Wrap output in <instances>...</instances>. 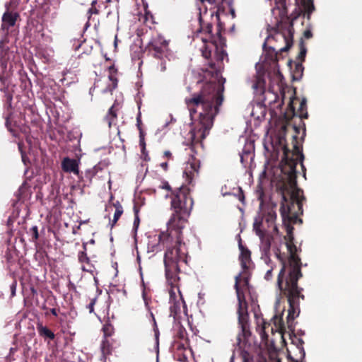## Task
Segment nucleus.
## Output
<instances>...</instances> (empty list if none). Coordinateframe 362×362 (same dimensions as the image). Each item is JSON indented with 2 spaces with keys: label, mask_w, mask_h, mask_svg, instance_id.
<instances>
[{
  "label": "nucleus",
  "mask_w": 362,
  "mask_h": 362,
  "mask_svg": "<svg viewBox=\"0 0 362 362\" xmlns=\"http://www.w3.org/2000/svg\"><path fill=\"white\" fill-rule=\"evenodd\" d=\"M214 49L216 62L211 59L208 62L211 71H205L206 74L211 76L210 80L209 81H197V86L200 90L185 99L191 119H194L195 114H199L198 122L190 131L192 136L189 148L192 154H190L183 173L189 185H192L194 179L199 175L200 160L195 156L203 150V140L209 134L213 125L214 119L218 114L219 107L223 100L224 87L220 83L219 77L223 60L227 54L225 50L218 49V41H216V47H214ZM204 77H206V75Z\"/></svg>",
  "instance_id": "obj_1"
},
{
  "label": "nucleus",
  "mask_w": 362,
  "mask_h": 362,
  "mask_svg": "<svg viewBox=\"0 0 362 362\" xmlns=\"http://www.w3.org/2000/svg\"><path fill=\"white\" fill-rule=\"evenodd\" d=\"M187 194V189H182L174 195L171 205L173 214L167 223V230L158 235L159 244L165 249L163 262L166 282L173 286L180 283V267L187 264L188 250L183 240L182 230L193 206Z\"/></svg>",
  "instance_id": "obj_2"
},
{
  "label": "nucleus",
  "mask_w": 362,
  "mask_h": 362,
  "mask_svg": "<svg viewBox=\"0 0 362 362\" xmlns=\"http://www.w3.org/2000/svg\"><path fill=\"white\" fill-rule=\"evenodd\" d=\"M286 226L287 235L284 236L286 245L288 252V257L285 259L280 252L279 249L276 252V257L281 264V269L277 277V286L281 293L286 297L289 308L288 310L287 323L288 327L292 326L293 321L300 314V300H304L303 294V288L298 286V281L303 277L301 272V259L298 255V248L294 244L293 231V222L288 219L283 220Z\"/></svg>",
  "instance_id": "obj_3"
},
{
  "label": "nucleus",
  "mask_w": 362,
  "mask_h": 362,
  "mask_svg": "<svg viewBox=\"0 0 362 362\" xmlns=\"http://www.w3.org/2000/svg\"><path fill=\"white\" fill-rule=\"evenodd\" d=\"M293 128L295 131V134L292 136L293 150L291 151L286 145H284L283 157L280 163L281 171L285 175L286 181L282 187L280 211L283 220L288 219L289 222L296 223L298 221L302 223L298 216L303 214V202L305 199L303 191L297 187L296 165L298 160H303L304 156L302 146L298 141L300 127L293 124Z\"/></svg>",
  "instance_id": "obj_4"
},
{
  "label": "nucleus",
  "mask_w": 362,
  "mask_h": 362,
  "mask_svg": "<svg viewBox=\"0 0 362 362\" xmlns=\"http://www.w3.org/2000/svg\"><path fill=\"white\" fill-rule=\"evenodd\" d=\"M287 1L288 0H275V7L273 11L279 10L280 21L276 25L275 33L273 36L269 37L267 40L269 43H272V40L282 41L285 45L282 47H269L275 54V60L279 59L280 55L284 52H288L292 47L293 42L294 28L291 21H289L287 14Z\"/></svg>",
  "instance_id": "obj_5"
},
{
  "label": "nucleus",
  "mask_w": 362,
  "mask_h": 362,
  "mask_svg": "<svg viewBox=\"0 0 362 362\" xmlns=\"http://www.w3.org/2000/svg\"><path fill=\"white\" fill-rule=\"evenodd\" d=\"M144 53L152 58L154 69L160 72H164L166 70V64L173 56V52L169 47V41L160 35L151 37L145 47Z\"/></svg>",
  "instance_id": "obj_6"
},
{
  "label": "nucleus",
  "mask_w": 362,
  "mask_h": 362,
  "mask_svg": "<svg viewBox=\"0 0 362 362\" xmlns=\"http://www.w3.org/2000/svg\"><path fill=\"white\" fill-rule=\"evenodd\" d=\"M295 117H298L300 119V123L302 124L303 134H305V124L302 119H307L308 117L306 99L303 98L300 101L296 97L291 98L288 107L284 115L286 124L282 125L281 128V131L284 134H286V129L288 126L290 125L291 120Z\"/></svg>",
  "instance_id": "obj_7"
},
{
  "label": "nucleus",
  "mask_w": 362,
  "mask_h": 362,
  "mask_svg": "<svg viewBox=\"0 0 362 362\" xmlns=\"http://www.w3.org/2000/svg\"><path fill=\"white\" fill-rule=\"evenodd\" d=\"M253 230L261 240V250L262 254L269 259L272 242L274 239L273 235L276 233L271 230H266L264 226L262 218L260 216L256 217L253 223Z\"/></svg>",
  "instance_id": "obj_8"
},
{
  "label": "nucleus",
  "mask_w": 362,
  "mask_h": 362,
  "mask_svg": "<svg viewBox=\"0 0 362 362\" xmlns=\"http://www.w3.org/2000/svg\"><path fill=\"white\" fill-rule=\"evenodd\" d=\"M179 285L180 283L176 286L168 285L170 287L169 290L170 302L172 303L170 307V316L173 317L175 321H177L179 319L181 305H183L185 310L187 309Z\"/></svg>",
  "instance_id": "obj_9"
},
{
  "label": "nucleus",
  "mask_w": 362,
  "mask_h": 362,
  "mask_svg": "<svg viewBox=\"0 0 362 362\" xmlns=\"http://www.w3.org/2000/svg\"><path fill=\"white\" fill-rule=\"evenodd\" d=\"M235 292L238 300V323L240 325H248L249 324V315L247 312V303L240 291L238 286V282H236Z\"/></svg>",
  "instance_id": "obj_10"
},
{
  "label": "nucleus",
  "mask_w": 362,
  "mask_h": 362,
  "mask_svg": "<svg viewBox=\"0 0 362 362\" xmlns=\"http://www.w3.org/2000/svg\"><path fill=\"white\" fill-rule=\"evenodd\" d=\"M199 21L200 29L199 30L198 33H204V34H206L207 36H206L205 37H206L208 40H211V45L213 47H216V41H218L219 45L223 44V41L224 40V39L222 37L219 29L218 30H217L216 35H214L212 33L213 25L211 23L204 24L201 18L199 19Z\"/></svg>",
  "instance_id": "obj_11"
},
{
  "label": "nucleus",
  "mask_w": 362,
  "mask_h": 362,
  "mask_svg": "<svg viewBox=\"0 0 362 362\" xmlns=\"http://www.w3.org/2000/svg\"><path fill=\"white\" fill-rule=\"evenodd\" d=\"M18 18L19 14L17 12H12L8 10L3 14L0 32L5 38L8 35L9 28L15 25Z\"/></svg>",
  "instance_id": "obj_12"
},
{
  "label": "nucleus",
  "mask_w": 362,
  "mask_h": 362,
  "mask_svg": "<svg viewBox=\"0 0 362 362\" xmlns=\"http://www.w3.org/2000/svg\"><path fill=\"white\" fill-rule=\"evenodd\" d=\"M210 4H214L217 7L216 16L224 13L228 9L232 17L235 18V12L233 8V0H206Z\"/></svg>",
  "instance_id": "obj_13"
},
{
  "label": "nucleus",
  "mask_w": 362,
  "mask_h": 362,
  "mask_svg": "<svg viewBox=\"0 0 362 362\" xmlns=\"http://www.w3.org/2000/svg\"><path fill=\"white\" fill-rule=\"evenodd\" d=\"M260 218H262V217ZM276 219V214L274 210L271 209L266 213L264 218H262V221L266 230H271L272 232L276 233L277 234L279 230L277 226L275 224Z\"/></svg>",
  "instance_id": "obj_14"
},
{
  "label": "nucleus",
  "mask_w": 362,
  "mask_h": 362,
  "mask_svg": "<svg viewBox=\"0 0 362 362\" xmlns=\"http://www.w3.org/2000/svg\"><path fill=\"white\" fill-rule=\"evenodd\" d=\"M62 168L66 173H73L80 178V171L78 169V161L74 158L68 157L64 158L62 161Z\"/></svg>",
  "instance_id": "obj_15"
},
{
  "label": "nucleus",
  "mask_w": 362,
  "mask_h": 362,
  "mask_svg": "<svg viewBox=\"0 0 362 362\" xmlns=\"http://www.w3.org/2000/svg\"><path fill=\"white\" fill-rule=\"evenodd\" d=\"M239 249L240 250L239 259L241 267L244 270L247 269L251 262V252L246 247L242 245L241 240L239 242Z\"/></svg>",
  "instance_id": "obj_16"
},
{
  "label": "nucleus",
  "mask_w": 362,
  "mask_h": 362,
  "mask_svg": "<svg viewBox=\"0 0 362 362\" xmlns=\"http://www.w3.org/2000/svg\"><path fill=\"white\" fill-rule=\"evenodd\" d=\"M8 54L9 53L8 49L4 50L1 49L0 50V63L3 69L2 74H0V81L4 86V89L5 88L6 82L7 81V78L4 74V71L7 68V63L9 59ZM3 88H1V90Z\"/></svg>",
  "instance_id": "obj_17"
},
{
  "label": "nucleus",
  "mask_w": 362,
  "mask_h": 362,
  "mask_svg": "<svg viewBox=\"0 0 362 362\" xmlns=\"http://www.w3.org/2000/svg\"><path fill=\"white\" fill-rule=\"evenodd\" d=\"M78 260L82 264L81 269L83 272L93 273L94 265L90 262V259L87 255V252H79L78 253Z\"/></svg>",
  "instance_id": "obj_18"
},
{
  "label": "nucleus",
  "mask_w": 362,
  "mask_h": 362,
  "mask_svg": "<svg viewBox=\"0 0 362 362\" xmlns=\"http://www.w3.org/2000/svg\"><path fill=\"white\" fill-rule=\"evenodd\" d=\"M159 187L161 188V189H166L168 192H170V195H169L168 194L165 195V197H170L171 198V201H173V197H174V195L175 194H177L178 192H180L182 189H187V192H188L187 197H189V199L194 203V201H193V199H192V197L190 195V189L188 187H187V186L182 185L180 187L177 188L176 189L173 191L171 187L169 185V183L167 181H164V182H162V185ZM171 205H172V202H170V206Z\"/></svg>",
  "instance_id": "obj_19"
},
{
  "label": "nucleus",
  "mask_w": 362,
  "mask_h": 362,
  "mask_svg": "<svg viewBox=\"0 0 362 362\" xmlns=\"http://www.w3.org/2000/svg\"><path fill=\"white\" fill-rule=\"evenodd\" d=\"M300 9L303 12L304 16H306L308 19H310V15L315 10V6L313 0H300Z\"/></svg>",
  "instance_id": "obj_20"
},
{
  "label": "nucleus",
  "mask_w": 362,
  "mask_h": 362,
  "mask_svg": "<svg viewBox=\"0 0 362 362\" xmlns=\"http://www.w3.org/2000/svg\"><path fill=\"white\" fill-rule=\"evenodd\" d=\"M113 206L115 208V211L114 214L113 219L110 220V225L111 228H112L116 225L117 222L124 212L123 207L119 201H117L115 203H114Z\"/></svg>",
  "instance_id": "obj_21"
},
{
  "label": "nucleus",
  "mask_w": 362,
  "mask_h": 362,
  "mask_svg": "<svg viewBox=\"0 0 362 362\" xmlns=\"http://www.w3.org/2000/svg\"><path fill=\"white\" fill-rule=\"evenodd\" d=\"M37 329L39 335L45 339L53 340L55 338L54 332L46 326H43L42 323L37 325Z\"/></svg>",
  "instance_id": "obj_22"
},
{
  "label": "nucleus",
  "mask_w": 362,
  "mask_h": 362,
  "mask_svg": "<svg viewBox=\"0 0 362 362\" xmlns=\"http://www.w3.org/2000/svg\"><path fill=\"white\" fill-rule=\"evenodd\" d=\"M202 40L204 42V46L202 48V56L205 59H209L211 57L212 51L214 49V47L211 45V40H208L206 37H202Z\"/></svg>",
  "instance_id": "obj_23"
},
{
  "label": "nucleus",
  "mask_w": 362,
  "mask_h": 362,
  "mask_svg": "<svg viewBox=\"0 0 362 362\" xmlns=\"http://www.w3.org/2000/svg\"><path fill=\"white\" fill-rule=\"evenodd\" d=\"M236 282H238V286L242 292L243 295L245 296V291L248 290L249 288V279L247 277H242L240 274H238L235 278V288Z\"/></svg>",
  "instance_id": "obj_24"
},
{
  "label": "nucleus",
  "mask_w": 362,
  "mask_h": 362,
  "mask_svg": "<svg viewBox=\"0 0 362 362\" xmlns=\"http://www.w3.org/2000/svg\"><path fill=\"white\" fill-rule=\"evenodd\" d=\"M117 110L118 107L117 105H116L115 104L112 105V107L108 110L105 119L108 122V125L110 127H111L112 124L115 123V122L117 120Z\"/></svg>",
  "instance_id": "obj_25"
},
{
  "label": "nucleus",
  "mask_w": 362,
  "mask_h": 362,
  "mask_svg": "<svg viewBox=\"0 0 362 362\" xmlns=\"http://www.w3.org/2000/svg\"><path fill=\"white\" fill-rule=\"evenodd\" d=\"M97 175L98 173L92 168L86 170L84 178L80 176L79 179L82 182H87V186H89L92 183L93 178Z\"/></svg>",
  "instance_id": "obj_26"
},
{
  "label": "nucleus",
  "mask_w": 362,
  "mask_h": 362,
  "mask_svg": "<svg viewBox=\"0 0 362 362\" xmlns=\"http://www.w3.org/2000/svg\"><path fill=\"white\" fill-rule=\"evenodd\" d=\"M99 14V10L95 7H90L88 11H87V16H88V21L86 23V27H88L90 25V22L93 21V23H95L97 21L99 23V21L94 17H93V15H98Z\"/></svg>",
  "instance_id": "obj_27"
},
{
  "label": "nucleus",
  "mask_w": 362,
  "mask_h": 362,
  "mask_svg": "<svg viewBox=\"0 0 362 362\" xmlns=\"http://www.w3.org/2000/svg\"><path fill=\"white\" fill-rule=\"evenodd\" d=\"M175 329L176 332L175 334V337L179 339H185L187 337V331L180 322L176 323Z\"/></svg>",
  "instance_id": "obj_28"
},
{
  "label": "nucleus",
  "mask_w": 362,
  "mask_h": 362,
  "mask_svg": "<svg viewBox=\"0 0 362 362\" xmlns=\"http://www.w3.org/2000/svg\"><path fill=\"white\" fill-rule=\"evenodd\" d=\"M100 348L104 357L112 354V346L107 339L103 340Z\"/></svg>",
  "instance_id": "obj_29"
},
{
  "label": "nucleus",
  "mask_w": 362,
  "mask_h": 362,
  "mask_svg": "<svg viewBox=\"0 0 362 362\" xmlns=\"http://www.w3.org/2000/svg\"><path fill=\"white\" fill-rule=\"evenodd\" d=\"M299 47H300V52L298 55V59L300 60L301 62L305 60L307 49L305 47V42L303 39L300 40L299 43Z\"/></svg>",
  "instance_id": "obj_30"
},
{
  "label": "nucleus",
  "mask_w": 362,
  "mask_h": 362,
  "mask_svg": "<svg viewBox=\"0 0 362 362\" xmlns=\"http://www.w3.org/2000/svg\"><path fill=\"white\" fill-rule=\"evenodd\" d=\"M139 212V206L134 205V221L133 230H134L135 233H136V230H137L139 223H140Z\"/></svg>",
  "instance_id": "obj_31"
},
{
  "label": "nucleus",
  "mask_w": 362,
  "mask_h": 362,
  "mask_svg": "<svg viewBox=\"0 0 362 362\" xmlns=\"http://www.w3.org/2000/svg\"><path fill=\"white\" fill-rule=\"evenodd\" d=\"M29 235H31L30 241L32 242H36L39 238V233H38V228L37 226H33L29 231L28 232Z\"/></svg>",
  "instance_id": "obj_32"
},
{
  "label": "nucleus",
  "mask_w": 362,
  "mask_h": 362,
  "mask_svg": "<svg viewBox=\"0 0 362 362\" xmlns=\"http://www.w3.org/2000/svg\"><path fill=\"white\" fill-rule=\"evenodd\" d=\"M271 327L270 324L268 322H266L264 321L262 322V327L259 330V334L261 335V337L264 340H267L268 338V334H267V329H269Z\"/></svg>",
  "instance_id": "obj_33"
},
{
  "label": "nucleus",
  "mask_w": 362,
  "mask_h": 362,
  "mask_svg": "<svg viewBox=\"0 0 362 362\" xmlns=\"http://www.w3.org/2000/svg\"><path fill=\"white\" fill-rule=\"evenodd\" d=\"M103 332L105 337H110L114 332V327L111 324L107 323L103 327Z\"/></svg>",
  "instance_id": "obj_34"
},
{
  "label": "nucleus",
  "mask_w": 362,
  "mask_h": 362,
  "mask_svg": "<svg viewBox=\"0 0 362 362\" xmlns=\"http://www.w3.org/2000/svg\"><path fill=\"white\" fill-rule=\"evenodd\" d=\"M242 329V334L243 337L247 339L250 335L251 332L250 330V324L248 325H240Z\"/></svg>",
  "instance_id": "obj_35"
},
{
  "label": "nucleus",
  "mask_w": 362,
  "mask_h": 362,
  "mask_svg": "<svg viewBox=\"0 0 362 362\" xmlns=\"http://www.w3.org/2000/svg\"><path fill=\"white\" fill-rule=\"evenodd\" d=\"M264 81L263 79L260 78H257L254 83L252 87L254 89L258 90L259 89L260 91H263Z\"/></svg>",
  "instance_id": "obj_36"
},
{
  "label": "nucleus",
  "mask_w": 362,
  "mask_h": 362,
  "mask_svg": "<svg viewBox=\"0 0 362 362\" xmlns=\"http://www.w3.org/2000/svg\"><path fill=\"white\" fill-rule=\"evenodd\" d=\"M107 165L105 162H99L95 166H93V170H95L98 174L104 170L105 168H107Z\"/></svg>",
  "instance_id": "obj_37"
},
{
  "label": "nucleus",
  "mask_w": 362,
  "mask_h": 362,
  "mask_svg": "<svg viewBox=\"0 0 362 362\" xmlns=\"http://www.w3.org/2000/svg\"><path fill=\"white\" fill-rule=\"evenodd\" d=\"M303 66L301 62L296 63L295 65L293 77L295 78L296 75L298 76H300L303 74Z\"/></svg>",
  "instance_id": "obj_38"
},
{
  "label": "nucleus",
  "mask_w": 362,
  "mask_h": 362,
  "mask_svg": "<svg viewBox=\"0 0 362 362\" xmlns=\"http://www.w3.org/2000/svg\"><path fill=\"white\" fill-rule=\"evenodd\" d=\"M109 80L112 82L111 88H110V90L115 89L117 87V83L118 79L117 78V75H109L108 76Z\"/></svg>",
  "instance_id": "obj_39"
},
{
  "label": "nucleus",
  "mask_w": 362,
  "mask_h": 362,
  "mask_svg": "<svg viewBox=\"0 0 362 362\" xmlns=\"http://www.w3.org/2000/svg\"><path fill=\"white\" fill-rule=\"evenodd\" d=\"M236 196L239 201H240L243 204H245V194L241 187H238Z\"/></svg>",
  "instance_id": "obj_40"
},
{
  "label": "nucleus",
  "mask_w": 362,
  "mask_h": 362,
  "mask_svg": "<svg viewBox=\"0 0 362 362\" xmlns=\"http://www.w3.org/2000/svg\"><path fill=\"white\" fill-rule=\"evenodd\" d=\"M139 146L141 150H145L146 148V142H145V133L141 132L139 134Z\"/></svg>",
  "instance_id": "obj_41"
},
{
  "label": "nucleus",
  "mask_w": 362,
  "mask_h": 362,
  "mask_svg": "<svg viewBox=\"0 0 362 362\" xmlns=\"http://www.w3.org/2000/svg\"><path fill=\"white\" fill-rule=\"evenodd\" d=\"M141 158L143 159L144 161L146 162H148L151 160V157L148 154V151L146 150V148H145V150H141Z\"/></svg>",
  "instance_id": "obj_42"
},
{
  "label": "nucleus",
  "mask_w": 362,
  "mask_h": 362,
  "mask_svg": "<svg viewBox=\"0 0 362 362\" xmlns=\"http://www.w3.org/2000/svg\"><path fill=\"white\" fill-rule=\"evenodd\" d=\"M16 287H17V281L16 279H14L13 281V282L11 283V284L10 285L11 297H13L16 296Z\"/></svg>",
  "instance_id": "obj_43"
},
{
  "label": "nucleus",
  "mask_w": 362,
  "mask_h": 362,
  "mask_svg": "<svg viewBox=\"0 0 362 362\" xmlns=\"http://www.w3.org/2000/svg\"><path fill=\"white\" fill-rule=\"evenodd\" d=\"M136 127L139 132V134H141V132H144L143 130V128H142V122H141L140 113L136 117Z\"/></svg>",
  "instance_id": "obj_44"
},
{
  "label": "nucleus",
  "mask_w": 362,
  "mask_h": 362,
  "mask_svg": "<svg viewBox=\"0 0 362 362\" xmlns=\"http://www.w3.org/2000/svg\"><path fill=\"white\" fill-rule=\"evenodd\" d=\"M108 71H109V75H112V74H114V75H117V72H118V70L117 69L115 66L114 64L111 65L109 68H108Z\"/></svg>",
  "instance_id": "obj_45"
},
{
  "label": "nucleus",
  "mask_w": 362,
  "mask_h": 362,
  "mask_svg": "<svg viewBox=\"0 0 362 362\" xmlns=\"http://www.w3.org/2000/svg\"><path fill=\"white\" fill-rule=\"evenodd\" d=\"M243 362H249L250 354L247 351H243L242 353Z\"/></svg>",
  "instance_id": "obj_46"
},
{
  "label": "nucleus",
  "mask_w": 362,
  "mask_h": 362,
  "mask_svg": "<svg viewBox=\"0 0 362 362\" xmlns=\"http://www.w3.org/2000/svg\"><path fill=\"white\" fill-rule=\"evenodd\" d=\"M303 37L306 39H310L313 37V33L310 30H306L303 33Z\"/></svg>",
  "instance_id": "obj_47"
},
{
  "label": "nucleus",
  "mask_w": 362,
  "mask_h": 362,
  "mask_svg": "<svg viewBox=\"0 0 362 362\" xmlns=\"http://www.w3.org/2000/svg\"><path fill=\"white\" fill-rule=\"evenodd\" d=\"M163 158L170 160L173 159V155L172 153L170 151H165L163 153Z\"/></svg>",
  "instance_id": "obj_48"
},
{
  "label": "nucleus",
  "mask_w": 362,
  "mask_h": 362,
  "mask_svg": "<svg viewBox=\"0 0 362 362\" xmlns=\"http://www.w3.org/2000/svg\"><path fill=\"white\" fill-rule=\"evenodd\" d=\"M272 271H273V269L272 268L271 269L268 270L267 272V273L265 274V276H264V279L267 281L270 280L272 277Z\"/></svg>",
  "instance_id": "obj_49"
},
{
  "label": "nucleus",
  "mask_w": 362,
  "mask_h": 362,
  "mask_svg": "<svg viewBox=\"0 0 362 362\" xmlns=\"http://www.w3.org/2000/svg\"><path fill=\"white\" fill-rule=\"evenodd\" d=\"M160 166L165 171H167L168 170V163L167 161L163 162L160 164Z\"/></svg>",
  "instance_id": "obj_50"
},
{
  "label": "nucleus",
  "mask_w": 362,
  "mask_h": 362,
  "mask_svg": "<svg viewBox=\"0 0 362 362\" xmlns=\"http://www.w3.org/2000/svg\"><path fill=\"white\" fill-rule=\"evenodd\" d=\"M18 147L21 154H22V152H25L23 150L24 144L22 142L18 144Z\"/></svg>",
  "instance_id": "obj_51"
},
{
  "label": "nucleus",
  "mask_w": 362,
  "mask_h": 362,
  "mask_svg": "<svg viewBox=\"0 0 362 362\" xmlns=\"http://www.w3.org/2000/svg\"><path fill=\"white\" fill-rule=\"evenodd\" d=\"M87 308L89 310V312L91 313L94 311V305H93V303H89L88 305H87Z\"/></svg>",
  "instance_id": "obj_52"
},
{
  "label": "nucleus",
  "mask_w": 362,
  "mask_h": 362,
  "mask_svg": "<svg viewBox=\"0 0 362 362\" xmlns=\"http://www.w3.org/2000/svg\"><path fill=\"white\" fill-rule=\"evenodd\" d=\"M58 311L59 310L56 309V308H52L50 309V313L54 315V316H57L58 315Z\"/></svg>",
  "instance_id": "obj_53"
},
{
  "label": "nucleus",
  "mask_w": 362,
  "mask_h": 362,
  "mask_svg": "<svg viewBox=\"0 0 362 362\" xmlns=\"http://www.w3.org/2000/svg\"><path fill=\"white\" fill-rule=\"evenodd\" d=\"M21 158H22V160L23 162L26 164V160L28 159L26 155H25V152H22V154H21Z\"/></svg>",
  "instance_id": "obj_54"
},
{
  "label": "nucleus",
  "mask_w": 362,
  "mask_h": 362,
  "mask_svg": "<svg viewBox=\"0 0 362 362\" xmlns=\"http://www.w3.org/2000/svg\"><path fill=\"white\" fill-rule=\"evenodd\" d=\"M278 323H279V328L281 330L283 329V327H284V323H283V321H282L281 318L278 320Z\"/></svg>",
  "instance_id": "obj_55"
},
{
  "label": "nucleus",
  "mask_w": 362,
  "mask_h": 362,
  "mask_svg": "<svg viewBox=\"0 0 362 362\" xmlns=\"http://www.w3.org/2000/svg\"><path fill=\"white\" fill-rule=\"evenodd\" d=\"M82 247L83 249L82 252H87V243H83Z\"/></svg>",
  "instance_id": "obj_56"
},
{
  "label": "nucleus",
  "mask_w": 362,
  "mask_h": 362,
  "mask_svg": "<svg viewBox=\"0 0 362 362\" xmlns=\"http://www.w3.org/2000/svg\"><path fill=\"white\" fill-rule=\"evenodd\" d=\"M96 301H97V298H96V297H95V298H92V299H91V300H90V303H93V305H95V304Z\"/></svg>",
  "instance_id": "obj_57"
},
{
  "label": "nucleus",
  "mask_w": 362,
  "mask_h": 362,
  "mask_svg": "<svg viewBox=\"0 0 362 362\" xmlns=\"http://www.w3.org/2000/svg\"><path fill=\"white\" fill-rule=\"evenodd\" d=\"M284 140V136H279V144H282Z\"/></svg>",
  "instance_id": "obj_58"
},
{
  "label": "nucleus",
  "mask_w": 362,
  "mask_h": 362,
  "mask_svg": "<svg viewBox=\"0 0 362 362\" xmlns=\"http://www.w3.org/2000/svg\"><path fill=\"white\" fill-rule=\"evenodd\" d=\"M96 4H97V0L93 1L91 3V7L95 6Z\"/></svg>",
  "instance_id": "obj_59"
},
{
  "label": "nucleus",
  "mask_w": 362,
  "mask_h": 362,
  "mask_svg": "<svg viewBox=\"0 0 362 362\" xmlns=\"http://www.w3.org/2000/svg\"><path fill=\"white\" fill-rule=\"evenodd\" d=\"M151 317L153 318L154 325H156V320H155L154 315H153V314L152 313H151Z\"/></svg>",
  "instance_id": "obj_60"
},
{
  "label": "nucleus",
  "mask_w": 362,
  "mask_h": 362,
  "mask_svg": "<svg viewBox=\"0 0 362 362\" xmlns=\"http://www.w3.org/2000/svg\"><path fill=\"white\" fill-rule=\"evenodd\" d=\"M144 301H145V304L146 305H148V300L147 299L145 298V296H144Z\"/></svg>",
  "instance_id": "obj_61"
},
{
  "label": "nucleus",
  "mask_w": 362,
  "mask_h": 362,
  "mask_svg": "<svg viewBox=\"0 0 362 362\" xmlns=\"http://www.w3.org/2000/svg\"><path fill=\"white\" fill-rule=\"evenodd\" d=\"M90 244H95V240L91 239L89 242Z\"/></svg>",
  "instance_id": "obj_62"
},
{
  "label": "nucleus",
  "mask_w": 362,
  "mask_h": 362,
  "mask_svg": "<svg viewBox=\"0 0 362 362\" xmlns=\"http://www.w3.org/2000/svg\"><path fill=\"white\" fill-rule=\"evenodd\" d=\"M3 44V40H1L0 42V49H1V45Z\"/></svg>",
  "instance_id": "obj_63"
},
{
  "label": "nucleus",
  "mask_w": 362,
  "mask_h": 362,
  "mask_svg": "<svg viewBox=\"0 0 362 362\" xmlns=\"http://www.w3.org/2000/svg\"><path fill=\"white\" fill-rule=\"evenodd\" d=\"M199 1L203 3L205 0H199Z\"/></svg>",
  "instance_id": "obj_64"
}]
</instances>
